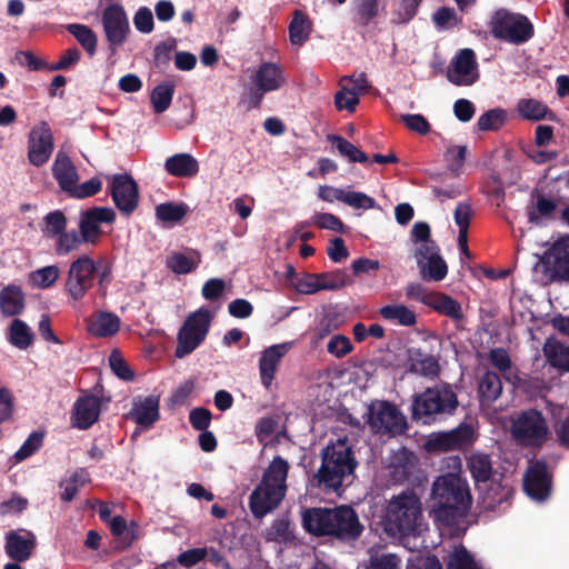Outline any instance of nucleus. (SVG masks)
Listing matches in <instances>:
<instances>
[{"mask_svg":"<svg viewBox=\"0 0 569 569\" xmlns=\"http://www.w3.org/2000/svg\"><path fill=\"white\" fill-rule=\"evenodd\" d=\"M103 31L109 46L114 51L122 46L130 31L127 13L121 4L111 3L102 12L101 18Z\"/></svg>","mask_w":569,"mask_h":569,"instance_id":"nucleus-13","label":"nucleus"},{"mask_svg":"<svg viewBox=\"0 0 569 569\" xmlns=\"http://www.w3.org/2000/svg\"><path fill=\"white\" fill-rule=\"evenodd\" d=\"M160 396L150 395L133 400L128 417L139 427L149 429L160 419Z\"/></svg>","mask_w":569,"mask_h":569,"instance_id":"nucleus-20","label":"nucleus"},{"mask_svg":"<svg viewBox=\"0 0 569 569\" xmlns=\"http://www.w3.org/2000/svg\"><path fill=\"white\" fill-rule=\"evenodd\" d=\"M423 525L422 505L413 490L393 496L383 517L385 531L392 537H410L421 532Z\"/></svg>","mask_w":569,"mask_h":569,"instance_id":"nucleus-4","label":"nucleus"},{"mask_svg":"<svg viewBox=\"0 0 569 569\" xmlns=\"http://www.w3.org/2000/svg\"><path fill=\"white\" fill-rule=\"evenodd\" d=\"M319 274L321 290H337L350 283L349 276L343 270L322 272Z\"/></svg>","mask_w":569,"mask_h":569,"instance_id":"nucleus-54","label":"nucleus"},{"mask_svg":"<svg viewBox=\"0 0 569 569\" xmlns=\"http://www.w3.org/2000/svg\"><path fill=\"white\" fill-rule=\"evenodd\" d=\"M66 29L77 39L88 56H94L97 51L98 39L90 27L82 23H70L67 24Z\"/></svg>","mask_w":569,"mask_h":569,"instance_id":"nucleus-41","label":"nucleus"},{"mask_svg":"<svg viewBox=\"0 0 569 569\" xmlns=\"http://www.w3.org/2000/svg\"><path fill=\"white\" fill-rule=\"evenodd\" d=\"M252 83L268 93L280 90L286 84V76L277 63L262 62L252 76Z\"/></svg>","mask_w":569,"mask_h":569,"instance_id":"nucleus-22","label":"nucleus"},{"mask_svg":"<svg viewBox=\"0 0 569 569\" xmlns=\"http://www.w3.org/2000/svg\"><path fill=\"white\" fill-rule=\"evenodd\" d=\"M517 110L522 118L533 121L546 119L548 113H552L545 103L536 99H521Z\"/></svg>","mask_w":569,"mask_h":569,"instance_id":"nucleus-46","label":"nucleus"},{"mask_svg":"<svg viewBox=\"0 0 569 569\" xmlns=\"http://www.w3.org/2000/svg\"><path fill=\"white\" fill-rule=\"evenodd\" d=\"M400 120L410 131L418 134L426 136L431 131L429 121L420 113L401 114Z\"/></svg>","mask_w":569,"mask_h":569,"instance_id":"nucleus-61","label":"nucleus"},{"mask_svg":"<svg viewBox=\"0 0 569 569\" xmlns=\"http://www.w3.org/2000/svg\"><path fill=\"white\" fill-rule=\"evenodd\" d=\"M408 371L427 378H435L440 372L438 359L420 348L408 349Z\"/></svg>","mask_w":569,"mask_h":569,"instance_id":"nucleus-25","label":"nucleus"},{"mask_svg":"<svg viewBox=\"0 0 569 569\" xmlns=\"http://www.w3.org/2000/svg\"><path fill=\"white\" fill-rule=\"evenodd\" d=\"M188 212L184 203L163 202L156 207V217L161 222H179Z\"/></svg>","mask_w":569,"mask_h":569,"instance_id":"nucleus-47","label":"nucleus"},{"mask_svg":"<svg viewBox=\"0 0 569 569\" xmlns=\"http://www.w3.org/2000/svg\"><path fill=\"white\" fill-rule=\"evenodd\" d=\"M545 351L551 367L569 371V345L556 342L546 347Z\"/></svg>","mask_w":569,"mask_h":569,"instance_id":"nucleus-50","label":"nucleus"},{"mask_svg":"<svg viewBox=\"0 0 569 569\" xmlns=\"http://www.w3.org/2000/svg\"><path fill=\"white\" fill-rule=\"evenodd\" d=\"M213 315L208 308L201 307L191 312L178 332L174 351L177 358H183L194 351L207 338Z\"/></svg>","mask_w":569,"mask_h":569,"instance_id":"nucleus-7","label":"nucleus"},{"mask_svg":"<svg viewBox=\"0 0 569 569\" xmlns=\"http://www.w3.org/2000/svg\"><path fill=\"white\" fill-rule=\"evenodd\" d=\"M200 263V252L190 250V256L182 252H172L166 259V267L176 274H188L194 271Z\"/></svg>","mask_w":569,"mask_h":569,"instance_id":"nucleus-36","label":"nucleus"},{"mask_svg":"<svg viewBox=\"0 0 569 569\" xmlns=\"http://www.w3.org/2000/svg\"><path fill=\"white\" fill-rule=\"evenodd\" d=\"M321 465L310 478V486L325 495L341 497L355 478L358 461L347 439H338L320 451Z\"/></svg>","mask_w":569,"mask_h":569,"instance_id":"nucleus-3","label":"nucleus"},{"mask_svg":"<svg viewBox=\"0 0 569 569\" xmlns=\"http://www.w3.org/2000/svg\"><path fill=\"white\" fill-rule=\"evenodd\" d=\"M479 78L478 63L472 49L459 50L447 70V79L455 86H471Z\"/></svg>","mask_w":569,"mask_h":569,"instance_id":"nucleus-16","label":"nucleus"},{"mask_svg":"<svg viewBox=\"0 0 569 569\" xmlns=\"http://www.w3.org/2000/svg\"><path fill=\"white\" fill-rule=\"evenodd\" d=\"M422 0H401L398 10L395 12L393 22L397 24H406L410 22L417 14Z\"/></svg>","mask_w":569,"mask_h":569,"instance_id":"nucleus-58","label":"nucleus"},{"mask_svg":"<svg viewBox=\"0 0 569 569\" xmlns=\"http://www.w3.org/2000/svg\"><path fill=\"white\" fill-rule=\"evenodd\" d=\"M472 441L473 428L470 425L461 423L450 431L435 433L426 442V449L430 452L461 450Z\"/></svg>","mask_w":569,"mask_h":569,"instance_id":"nucleus-17","label":"nucleus"},{"mask_svg":"<svg viewBox=\"0 0 569 569\" xmlns=\"http://www.w3.org/2000/svg\"><path fill=\"white\" fill-rule=\"evenodd\" d=\"M176 86L171 81L161 82L156 86L150 94L153 111L158 114L169 109L174 94Z\"/></svg>","mask_w":569,"mask_h":569,"instance_id":"nucleus-40","label":"nucleus"},{"mask_svg":"<svg viewBox=\"0 0 569 569\" xmlns=\"http://www.w3.org/2000/svg\"><path fill=\"white\" fill-rule=\"evenodd\" d=\"M110 531L114 537L121 538L123 543L128 547L138 539L137 529L138 525L131 522L130 527L122 516H114L109 521Z\"/></svg>","mask_w":569,"mask_h":569,"instance_id":"nucleus-45","label":"nucleus"},{"mask_svg":"<svg viewBox=\"0 0 569 569\" xmlns=\"http://www.w3.org/2000/svg\"><path fill=\"white\" fill-rule=\"evenodd\" d=\"M391 475L395 480L405 482L410 480L417 469V459L409 450H401L391 461Z\"/></svg>","mask_w":569,"mask_h":569,"instance_id":"nucleus-34","label":"nucleus"},{"mask_svg":"<svg viewBox=\"0 0 569 569\" xmlns=\"http://www.w3.org/2000/svg\"><path fill=\"white\" fill-rule=\"evenodd\" d=\"M24 293L17 284H8L0 291V311L3 317H14L23 312Z\"/></svg>","mask_w":569,"mask_h":569,"instance_id":"nucleus-27","label":"nucleus"},{"mask_svg":"<svg viewBox=\"0 0 569 569\" xmlns=\"http://www.w3.org/2000/svg\"><path fill=\"white\" fill-rule=\"evenodd\" d=\"M289 39L295 46L306 43L312 32V22L301 10H296L289 24Z\"/></svg>","mask_w":569,"mask_h":569,"instance_id":"nucleus-35","label":"nucleus"},{"mask_svg":"<svg viewBox=\"0 0 569 569\" xmlns=\"http://www.w3.org/2000/svg\"><path fill=\"white\" fill-rule=\"evenodd\" d=\"M301 520L309 535L346 545L356 542L365 531L358 512L349 505L305 508Z\"/></svg>","mask_w":569,"mask_h":569,"instance_id":"nucleus-2","label":"nucleus"},{"mask_svg":"<svg viewBox=\"0 0 569 569\" xmlns=\"http://www.w3.org/2000/svg\"><path fill=\"white\" fill-rule=\"evenodd\" d=\"M164 170L172 177L192 178L199 172V162L190 153H176L166 159Z\"/></svg>","mask_w":569,"mask_h":569,"instance_id":"nucleus-26","label":"nucleus"},{"mask_svg":"<svg viewBox=\"0 0 569 569\" xmlns=\"http://www.w3.org/2000/svg\"><path fill=\"white\" fill-rule=\"evenodd\" d=\"M327 139L349 162L365 163L368 161L367 154L346 138L337 134H328Z\"/></svg>","mask_w":569,"mask_h":569,"instance_id":"nucleus-42","label":"nucleus"},{"mask_svg":"<svg viewBox=\"0 0 569 569\" xmlns=\"http://www.w3.org/2000/svg\"><path fill=\"white\" fill-rule=\"evenodd\" d=\"M54 150V139L48 122L41 121L28 134V160L34 167L46 164Z\"/></svg>","mask_w":569,"mask_h":569,"instance_id":"nucleus-12","label":"nucleus"},{"mask_svg":"<svg viewBox=\"0 0 569 569\" xmlns=\"http://www.w3.org/2000/svg\"><path fill=\"white\" fill-rule=\"evenodd\" d=\"M283 498L284 492L260 482L249 497V508L254 518L261 519L274 510Z\"/></svg>","mask_w":569,"mask_h":569,"instance_id":"nucleus-19","label":"nucleus"},{"mask_svg":"<svg viewBox=\"0 0 569 569\" xmlns=\"http://www.w3.org/2000/svg\"><path fill=\"white\" fill-rule=\"evenodd\" d=\"M43 233L49 238H57L67 227V218L61 210H54L47 213L43 218Z\"/></svg>","mask_w":569,"mask_h":569,"instance_id":"nucleus-52","label":"nucleus"},{"mask_svg":"<svg viewBox=\"0 0 569 569\" xmlns=\"http://www.w3.org/2000/svg\"><path fill=\"white\" fill-rule=\"evenodd\" d=\"M108 191L116 208L126 217H130L139 206V187L129 173L107 176Z\"/></svg>","mask_w":569,"mask_h":569,"instance_id":"nucleus-11","label":"nucleus"},{"mask_svg":"<svg viewBox=\"0 0 569 569\" xmlns=\"http://www.w3.org/2000/svg\"><path fill=\"white\" fill-rule=\"evenodd\" d=\"M472 505V497L466 479L458 473L447 472L432 482L427 509L433 522L443 528L460 530Z\"/></svg>","mask_w":569,"mask_h":569,"instance_id":"nucleus-1","label":"nucleus"},{"mask_svg":"<svg viewBox=\"0 0 569 569\" xmlns=\"http://www.w3.org/2000/svg\"><path fill=\"white\" fill-rule=\"evenodd\" d=\"M295 289L302 295H313L321 290L318 273H305L293 282Z\"/></svg>","mask_w":569,"mask_h":569,"instance_id":"nucleus-63","label":"nucleus"},{"mask_svg":"<svg viewBox=\"0 0 569 569\" xmlns=\"http://www.w3.org/2000/svg\"><path fill=\"white\" fill-rule=\"evenodd\" d=\"M547 263L552 266L551 279L569 281V234L558 239L546 252Z\"/></svg>","mask_w":569,"mask_h":569,"instance_id":"nucleus-21","label":"nucleus"},{"mask_svg":"<svg viewBox=\"0 0 569 569\" xmlns=\"http://www.w3.org/2000/svg\"><path fill=\"white\" fill-rule=\"evenodd\" d=\"M342 202L355 209L368 210L376 207V200L360 191H346Z\"/></svg>","mask_w":569,"mask_h":569,"instance_id":"nucleus-62","label":"nucleus"},{"mask_svg":"<svg viewBox=\"0 0 569 569\" xmlns=\"http://www.w3.org/2000/svg\"><path fill=\"white\" fill-rule=\"evenodd\" d=\"M488 26L495 39L516 46L528 42L535 36V27L528 17L506 9L497 10Z\"/></svg>","mask_w":569,"mask_h":569,"instance_id":"nucleus-6","label":"nucleus"},{"mask_svg":"<svg viewBox=\"0 0 569 569\" xmlns=\"http://www.w3.org/2000/svg\"><path fill=\"white\" fill-rule=\"evenodd\" d=\"M102 181L98 177H92L90 180L80 184L76 182L73 188L68 193L71 198L86 199L92 197L101 191Z\"/></svg>","mask_w":569,"mask_h":569,"instance_id":"nucleus-57","label":"nucleus"},{"mask_svg":"<svg viewBox=\"0 0 569 569\" xmlns=\"http://www.w3.org/2000/svg\"><path fill=\"white\" fill-rule=\"evenodd\" d=\"M458 406V397L451 385H436L413 397L411 417L416 421L429 423L437 417L452 416Z\"/></svg>","mask_w":569,"mask_h":569,"instance_id":"nucleus-5","label":"nucleus"},{"mask_svg":"<svg viewBox=\"0 0 569 569\" xmlns=\"http://www.w3.org/2000/svg\"><path fill=\"white\" fill-rule=\"evenodd\" d=\"M448 558L447 569H482L462 545L456 547Z\"/></svg>","mask_w":569,"mask_h":569,"instance_id":"nucleus-48","label":"nucleus"},{"mask_svg":"<svg viewBox=\"0 0 569 569\" xmlns=\"http://www.w3.org/2000/svg\"><path fill=\"white\" fill-rule=\"evenodd\" d=\"M548 435L547 420L537 409L520 411L511 425L512 438L523 447L541 448Z\"/></svg>","mask_w":569,"mask_h":569,"instance_id":"nucleus-8","label":"nucleus"},{"mask_svg":"<svg viewBox=\"0 0 569 569\" xmlns=\"http://www.w3.org/2000/svg\"><path fill=\"white\" fill-rule=\"evenodd\" d=\"M425 305L431 307L440 315L449 317L452 320L461 321L465 318L461 305L456 299L446 293H431L430 298L425 301Z\"/></svg>","mask_w":569,"mask_h":569,"instance_id":"nucleus-31","label":"nucleus"},{"mask_svg":"<svg viewBox=\"0 0 569 569\" xmlns=\"http://www.w3.org/2000/svg\"><path fill=\"white\" fill-rule=\"evenodd\" d=\"M290 343L273 345L264 349L259 360V371L262 385L268 388L282 357L288 352Z\"/></svg>","mask_w":569,"mask_h":569,"instance_id":"nucleus-24","label":"nucleus"},{"mask_svg":"<svg viewBox=\"0 0 569 569\" xmlns=\"http://www.w3.org/2000/svg\"><path fill=\"white\" fill-rule=\"evenodd\" d=\"M117 216L110 207H92L80 213L79 232L84 243L97 244L102 234L100 223H113Z\"/></svg>","mask_w":569,"mask_h":569,"instance_id":"nucleus-15","label":"nucleus"},{"mask_svg":"<svg viewBox=\"0 0 569 569\" xmlns=\"http://www.w3.org/2000/svg\"><path fill=\"white\" fill-rule=\"evenodd\" d=\"M59 276V267L51 264L32 271L30 273V281L38 288L48 289L57 282Z\"/></svg>","mask_w":569,"mask_h":569,"instance_id":"nucleus-51","label":"nucleus"},{"mask_svg":"<svg viewBox=\"0 0 569 569\" xmlns=\"http://www.w3.org/2000/svg\"><path fill=\"white\" fill-rule=\"evenodd\" d=\"M97 272L93 259L88 254H81L69 266L64 291L72 300H81L92 288Z\"/></svg>","mask_w":569,"mask_h":569,"instance_id":"nucleus-10","label":"nucleus"},{"mask_svg":"<svg viewBox=\"0 0 569 569\" xmlns=\"http://www.w3.org/2000/svg\"><path fill=\"white\" fill-rule=\"evenodd\" d=\"M490 363L499 370V372L506 378L507 373L511 370L512 362L508 351L505 348L497 347L489 351Z\"/></svg>","mask_w":569,"mask_h":569,"instance_id":"nucleus-59","label":"nucleus"},{"mask_svg":"<svg viewBox=\"0 0 569 569\" xmlns=\"http://www.w3.org/2000/svg\"><path fill=\"white\" fill-rule=\"evenodd\" d=\"M34 548L33 539H27L16 531H10L6 536V552L17 562H23L30 558Z\"/></svg>","mask_w":569,"mask_h":569,"instance_id":"nucleus-32","label":"nucleus"},{"mask_svg":"<svg viewBox=\"0 0 569 569\" xmlns=\"http://www.w3.org/2000/svg\"><path fill=\"white\" fill-rule=\"evenodd\" d=\"M468 468L473 480L487 482L492 475V461L489 455L475 452L468 458Z\"/></svg>","mask_w":569,"mask_h":569,"instance_id":"nucleus-38","label":"nucleus"},{"mask_svg":"<svg viewBox=\"0 0 569 569\" xmlns=\"http://www.w3.org/2000/svg\"><path fill=\"white\" fill-rule=\"evenodd\" d=\"M295 539L291 521L288 518H278L267 529L266 540L278 543L291 542Z\"/></svg>","mask_w":569,"mask_h":569,"instance_id":"nucleus-44","label":"nucleus"},{"mask_svg":"<svg viewBox=\"0 0 569 569\" xmlns=\"http://www.w3.org/2000/svg\"><path fill=\"white\" fill-rule=\"evenodd\" d=\"M288 471V461L280 456H276L266 469L260 482L286 493V479Z\"/></svg>","mask_w":569,"mask_h":569,"instance_id":"nucleus-33","label":"nucleus"},{"mask_svg":"<svg viewBox=\"0 0 569 569\" xmlns=\"http://www.w3.org/2000/svg\"><path fill=\"white\" fill-rule=\"evenodd\" d=\"M513 495V490L508 485L491 483L486 492L488 507H497L508 501Z\"/></svg>","mask_w":569,"mask_h":569,"instance_id":"nucleus-55","label":"nucleus"},{"mask_svg":"<svg viewBox=\"0 0 569 569\" xmlns=\"http://www.w3.org/2000/svg\"><path fill=\"white\" fill-rule=\"evenodd\" d=\"M57 238L56 252L59 256L68 254L69 252L79 249L81 243H84L82 234L77 230L63 231Z\"/></svg>","mask_w":569,"mask_h":569,"instance_id":"nucleus-53","label":"nucleus"},{"mask_svg":"<svg viewBox=\"0 0 569 569\" xmlns=\"http://www.w3.org/2000/svg\"><path fill=\"white\" fill-rule=\"evenodd\" d=\"M502 392L500 375L495 371H486L478 385V396L481 406H491Z\"/></svg>","mask_w":569,"mask_h":569,"instance_id":"nucleus-30","label":"nucleus"},{"mask_svg":"<svg viewBox=\"0 0 569 569\" xmlns=\"http://www.w3.org/2000/svg\"><path fill=\"white\" fill-rule=\"evenodd\" d=\"M506 121L507 111L500 108H495L479 117L477 127L480 131H497L506 123Z\"/></svg>","mask_w":569,"mask_h":569,"instance_id":"nucleus-49","label":"nucleus"},{"mask_svg":"<svg viewBox=\"0 0 569 569\" xmlns=\"http://www.w3.org/2000/svg\"><path fill=\"white\" fill-rule=\"evenodd\" d=\"M423 280L441 281L448 273V266L440 252L418 264Z\"/></svg>","mask_w":569,"mask_h":569,"instance_id":"nucleus-43","label":"nucleus"},{"mask_svg":"<svg viewBox=\"0 0 569 569\" xmlns=\"http://www.w3.org/2000/svg\"><path fill=\"white\" fill-rule=\"evenodd\" d=\"M34 340V335L30 327L20 319H14L9 327V342L20 349H28Z\"/></svg>","mask_w":569,"mask_h":569,"instance_id":"nucleus-39","label":"nucleus"},{"mask_svg":"<svg viewBox=\"0 0 569 569\" xmlns=\"http://www.w3.org/2000/svg\"><path fill=\"white\" fill-rule=\"evenodd\" d=\"M400 558L393 553H382L370 557L367 569H399Z\"/></svg>","mask_w":569,"mask_h":569,"instance_id":"nucleus-64","label":"nucleus"},{"mask_svg":"<svg viewBox=\"0 0 569 569\" xmlns=\"http://www.w3.org/2000/svg\"><path fill=\"white\" fill-rule=\"evenodd\" d=\"M552 489V473L545 460L530 463L523 475V490L533 500L545 501Z\"/></svg>","mask_w":569,"mask_h":569,"instance_id":"nucleus-14","label":"nucleus"},{"mask_svg":"<svg viewBox=\"0 0 569 569\" xmlns=\"http://www.w3.org/2000/svg\"><path fill=\"white\" fill-rule=\"evenodd\" d=\"M366 422L378 435H401L407 429L405 416L387 400H376L369 405Z\"/></svg>","mask_w":569,"mask_h":569,"instance_id":"nucleus-9","label":"nucleus"},{"mask_svg":"<svg viewBox=\"0 0 569 569\" xmlns=\"http://www.w3.org/2000/svg\"><path fill=\"white\" fill-rule=\"evenodd\" d=\"M120 328V318L109 311H100L88 320L87 330L90 335L107 338L116 335Z\"/></svg>","mask_w":569,"mask_h":569,"instance_id":"nucleus-28","label":"nucleus"},{"mask_svg":"<svg viewBox=\"0 0 569 569\" xmlns=\"http://www.w3.org/2000/svg\"><path fill=\"white\" fill-rule=\"evenodd\" d=\"M52 176L58 182L60 189L69 193L76 182L79 180L78 170L72 162L71 158L63 151H59L56 154V159L52 164Z\"/></svg>","mask_w":569,"mask_h":569,"instance_id":"nucleus-23","label":"nucleus"},{"mask_svg":"<svg viewBox=\"0 0 569 569\" xmlns=\"http://www.w3.org/2000/svg\"><path fill=\"white\" fill-rule=\"evenodd\" d=\"M531 203L527 207L529 222L540 224L542 219H551L557 209L555 200L547 198L539 190L531 193Z\"/></svg>","mask_w":569,"mask_h":569,"instance_id":"nucleus-29","label":"nucleus"},{"mask_svg":"<svg viewBox=\"0 0 569 569\" xmlns=\"http://www.w3.org/2000/svg\"><path fill=\"white\" fill-rule=\"evenodd\" d=\"M109 366L112 372L120 379L124 381H132L134 378V372L128 366L123 357L121 356L118 349L111 351L109 356Z\"/></svg>","mask_w":569,"mask_h":569,"instance_id":"nucleus-56","label":"nucleus"},{"mask_svg":"<svg viewBox=\"0 0 569 569\" xmlns=\"http://www.w3.org/2000/svg\"><path fill=\"white\" fill-rule=\"evenodd\" d=\"M101 403V398L91 393L79 397L71 411L72 427L79 430L91 428L99 420Z\"/></svg>","mask_w":569,"mask_h":569,"instance_id":"nucleus-18","label":"nucleus"},{"mask_svg":"<svg viewBox=\"0 0 569 569\" xmlns=\"http://www.w3.org/2000/svg\"><path fill=\"white\" fill-rule=\"evenodd\" d=\"M379 315L388 321L403 327H411L417 323V316L413 310L405 305H387L380 308Z\"/></svg>","mask_w":569,"mask_h":569,"instance_id":"nucleus-37","label":"nucleus"},{"mask_svg":"<svg viewBox=\"0 0 569 569\" xmlns=\"http://www.w3.org/2000/svg\"><path fill=\"white\" fill-rule=\"evenodd\" d=\"M43 433L41 432H32L29 435L27 440L22 443L20 449L14 453V459L17 462L23 461L30 456H32L36 451L40 449L42 446Z\"/></svg>","mask_w":569,"mask_h":569,"instance_id":"nucleus-60","label":"nucleus"}]
</instances>
